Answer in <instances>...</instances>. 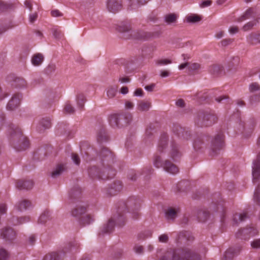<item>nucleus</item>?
<instances>
[{"mask_svg":"<svg viewBox=\"0 0 260 260\" xmlns=\"http://www.w3.org/2000/svg\"><path fill=\"white\" fill-rule=\"evenodd\" d=\"M170 147V156L174 160H176L181 156V154L179 151L178 145L175 140L171 141Z\"/></svg>","mask_w":260,"mask_h":260,"instance_id":"ddd939ff","label":"nucleus"},{"mask_svg":"<svg viewBox=\"0 0 260 260\" xmlns=\"http://www.w3.org/2000/svg\"><path fill=\"white\" fill-rule=\"evenodd\" d=\"M163 168L166 171L172 174H175L179 172L178 167L168 160L164 163Z\"/></svg>","mask_w":260,"mask_h":260,"instance_id":"6ab92c4d","label":"nucleus"},{"mask_svg":"<svg viewBox=\"0 0 260 260\" xmlns=\"http://www.w3.org/2000/svg\"><path fill=\"white\" fill-rule=\"evenodd\" d=\"M165 21L168 23L170 24L172 23H174L176 21L177 17L175 14H169L166 15L165 17Z\"/></svg>","mask_w":260,"mask_h":260,"instance_id":"de8ad7c7","label":"nucleus"},{"mask_svg":"<svg viewBox=\"0 0 260 260\" xmlns=\"http://www.w3.org/2000/svg\"><path fill=\"white\" fill-rule=\"evenodd\" d=\"M117 224L119 226H123L125 223V218L122 215H119L116 219Z\"/></svg>","mask_w":260,"mask_h":260,"instance_id":"e2e57ef3","label":"nucleus"},{"mask_svg":"<svg viewBox=\"0 0 260 260\" xmlns=\"http://www.w3.org/2000/svg\"><path fill=\"white\" fill-rule=\"evenodd\" d=\"M1 237L6 241L11 242L16 237V232L11 228H5L2 230Z\"/></svg>","mask_w":260,"mask_h":260,"instance_id":"f8f14e48","label":"nucleus"},{"mask_svg":"<svg viewBox=\"0 0 260 260\" xmlns=\"http://www.w3.org/2000/svg\"><path fill=\"white\" fill-rule=\"evenodd\" d=\"M122 189V183L120 181L114 182L108 189V193L114 196L120 192Z\"/></svg>","mask_w":260,"mask_h":260,"instance_id":"aec40b11","label":"nucleus"},{"mask_svg":"<svg viewBox=\"0 0 260 260\" xmlns=\"http://www.w3.org/2000/svg\"><path fill=\"white\" fill-rule=\"evenodd\" d=\"M250 102L251 104L258 102L260 101V93L252 94L250 96Z\"/></svg>","mask_w":260,"mask_h":260,"instance_id":"13d9d810","label":"nucleus"},{"mask_svg":"<svg viewBox=\"0 0 260 260\" xmlns=\"http://www.w3.org/2000/svg\"><path fill=\"white\" fill-rule=\"evenodd\" d=\"M233 42V40L232 39H223L221 41V44L223 46H226L231 44Z\"/></svg>","mask_w":260,"mask_h":260,"instance_id":"774afa93","label":"nucleus"},{"mask_svg":"<svg viewBox=\"0 0 260 260\" xmlns=\"http://www.w3.org/2000/svg\"><path fill=\"white\" fill-rule=\"evenodd\" d=\"M257 232L256 230L253 227H249L239 231V234L242 236L243 235L245 236V235H249V236H254L257 234Z\"/></svg>","mask_w":260,"mask_h":260,"instance_id":"2f4dec72","label":"nucleus"},{"mask_svg":"<svg viewBox=\"0 0 260 260\" xmlns=\"http://www.w3.org/2000/svg\"><path fill=\"white\" fill-rule=\"evenodd\" d=\"M204 142L201 138H197L193 143V147L197 150L201 149L203 147Z\"/></svg>","mask_w":260,"mask_h":260,"instance_id":"09e8293b","label":"nucleus"},{"mask_svg":"<svg viewBox=\"0 0 260 260\" xmlns=\"http://www.w3.org/2000/svg\"><path fill=\"white\" fill-rule=\"evenodd\" d=\"M171 60L169 59H162L157 60L156 64L158 65H165L171 63Z\"/></svg>","mask_w":260,"mask_h":260,"instance_id":"69168bd1","label":"nucleus"},{"mask_svg":"<svg viewBox=\"0 0 260 260\" xmlns=\"http://www.w3.org/2000/svg\"><path fill=\"white\" fill-rule=\"evenodd\" d=\"M122 8V0H107V9L112 13H116Z\"/></svg>","mask_w":260,"mask_h":260,"instance_id":"9d476101","label":"nucleus"},{"mask_svg":"<svg viewBox=\"0 0 260 260\" xmlns=\"http://www.w3.org/2000/svg\"><path fill=\"white\" fill-rule=\"evenodd\" d=\"M65 170L66 168L64 165H58L57 166L55 169L52 172L51 176L53 178H56L59 176Z\"/></svg>","mask_w":260,"mask_h":260,"instance_id":"f704fd0d","label":"nucleus"},{"mask_svg":"<svg viewBox=\"0 0 260 260\" xmlns=\"http://www.w3.org/2000/svg\"><path fill=\"white\" fill-rule=\"evenodd\" d=\"M100 156L104 166L105 165V163H107V165H109V164L113 162L114 156L107 148L104 147L101 149Z\"/></svg>","mask_w":260,"mask_h":260,"instance_id":"9b49d317","label":"nucleus"},{"mask_svg":"<svg viewBox=\"0 0 260 260\" xmlns=\"http://www.w3.org/2000/svg\"><path fill=\"white\" fill-rule=\"evenodd\" d=\"M256 24V22L254 21H250L245 24L242 29L244 31H248L251 29Z\"/></svg>","mask_w":260,"mask_h":260,"instance_id":"bf43d9fd","label":"nucleus"},{"mask_svg":"<svg viewBox=\"0 0 260 260\" xmlns=\"http://www.w3.org/2000/svg\"><path fill=\"white\" fill-rule=\"evenodd\" d=\"M179 209H175L173 208H170L168 209L166 211V217L168 219H174L177 215V213L179 212Z\"/></svg>","mask_w":260,"mask_h":260,"instance_id":"c85d7f7f","label":"nucleus"},{"mask_svg":"<svg viewBox=\"0 0 260 260\" xmlns=\"http://www.w3.org/2000/svg\"><path fill=\"white\" fill-rule=\"evenodd\" d=\"M10 133L14 141L18 140V142H13V145L17 151H22L26 149L29 145V141L24 136L19 128L13 124L9 125Z\"/></svg>","mask_w":260,"mask_h":260,"instance_id":"f03ea898","label":"nucleus"},{"mask_svg":"<svg viewBox=\"0 0 260 260\" xmlns=\"http://www.w3.org/2000/svg\"><path fill=\"white\" fill-rule=\"evenodd\" d=\"M94 220L93 216L90 214L82 216L80 218V222L83 225L89 224Z\"/></svg>","mask_w":260,"mask_h":260,"instance_id":"e433bc0d","label":"nucleus"},{"mask_svg":"<svg viewBox=\"0 0 260 260\" xmlns=\"http://www.w3.org/2000/svg\"><path fill=\"white\" fill-rule=\"evenodd\" d=\"M240 59L238 56L233 57L228 63L229 70L231 72L236 71L240 65Z\"/></svg>","mask_w":260,"mask_h":260,"instance_id":"412c9836","label":"nucleus"},{"mask_svg":"<svg viewBox=\"0 0 260 260\" xmlns=\"http://www.w3.org/2000/svg\"><path fill=\"white\" fill-rule=\"evenodd\" d=\"M186 19L189 22L195 23L200 21L201 20V17L197 15H193L187 17Z\"/></svg>","mask_w":260,"mask_h":260,"instance_id":"3c124183","label":"nucleus"},{"mask_svg":"<svg viewBox=\"0 0 260 260\" xmlns=\"http://www.w3.org/2000/svg\"><path fill=\"white\" fill-rule=\"evenodd\" d=\"M150 107L151 103L150 102L141 101L138 103L137 109L140 111H146L149 109Z\"/></svg>","mask_w":260,"mask_h":260,"instance_id":"4c0bfd02","label":"nucleus"},{"mask_svg":"<svg viewBox=\"0 0 260 260\" xmlns=\"http://www.w3.org/2000/svg\"><path fill=\"white\" fill-rule=\"evenodd\" d=\"M180 237H183L186 239L187 241H192L193 240L194 238L192 235L188 232L184 231L180 233Z\"/></svg>","mask_w":260,"mask_h":260,"instance_id":"5fc2aeb1","label":"nucleus"},{"mask_svg":"<svg viewBox=\"0 0 260 260\" xmlns=\"http://www.w3.org/2000/svg\"><path fill=\"white\" fill-rule=\"evenodd\" d=\"M132 29V27L128 23H122L120 25H119L117 29L121 32H125L127 31H129Z\"/></svg>","mask_w":260,"mask_h":260,"instance_id":"c03bdc74","label":"nucleus"},{"mask_svg":"<svg viewBox=\"0 0 260 260\" xmlns=\"http://www.w3.org/2000/svg\"><path fill=\"white\" fill-rule=\"evenodd\" d=\"M81 189L79 186H75L69 192V197L71 199L79 198L81 194Z\"/></svg>","mask_w":260,"mask_h":260,"instance_id":"473e14b6","label":"nucleus"},{"mask_svg":"<svg viewBox=\"0 0 260 260\" xmlns=\"http://www.w3.org/2000/svg\"><path fill=\"white\" fill-rule=\"evenodd\" d=\"M241 250V247L230 248L224 253L222 260H232L235 255H238Z\"/></svg>","mask_w":260,"mask_h":260,"instance_id":"4468645a","label":"nucleus"},{"mask_svg":"<svg viewBox=\"0 0 260 260\" xmlns=\"http://www.w3.org/2000/svg\"><path fill=\"white\" fill-rule=\"evenodd\" d=\"M50 213L48 210L45 211L40 216L39 218V222L41 223H44L48 220L51 219Z\"/></svg>","mask_w":260,"mask_h":260,"instance_id":"ea45409f","label":"nucleus"},{"mask_svg":"<svg viewBox=\"0 0 260 260\" xmlns=\"http://www.w3.org/2000/svg\"><path fill=\"white\" fill-rule=\"evenodd\" d=\"M12 219L14 225H18L24 223L25 222H28V221H29L30 219L29 217L28 216L21 217L20 218H16V219L17 221L15 222L14 221V219H15V218L13 217Z\"/></svg>","mask_w":260,"mask_h":260,"instance_id":"a18cd8bd","label":"nucleus"},{"mask_svg":"<svg viewBox=\"0 0 260 260\" xmlns=\"http://www.w3.org/2000/svg\"><path fill=\"white\" fill-rule=\"evenodd\" d=\"M71 157L73 161L76 165L79 166L80 165V158L78 154L75 153H72L71 155Z\"/></svg>","mask_w":260,"mask_h":260,"instance_id":"052dcab7","label":"nucleus"},{"mask_svg":"<svg viewBox=\"0 0 260 260\" xmlns=\"http://www.w3.org/2000/svg\"><path fill=\"white\" fill-rule=\"evenodd\" d=\"M173 131L178 137L183 140H188L191 138L190 132L180 125H174L173 127Z\"/></svg>","mask_w":260,"mask_h":260,"instance_id":"1a4fd4ad","label":"nucleus"},{"mask_svg":"<svg viewBox=\"0 0 260 260\" xmlns=\"http://www.w3.org/2000/svg\"><path fill=\"white\" fill-rule=\"evenodd\" d=\"M168 140V136L166 134H163L161 135L157 147V151L160 153L162 152L164 150L167 148Z\"/></svg>","mask_w":260,"mask_h":260,"instance_id":"4be33fe9","label":"nucleus"},{"mask_svg":"<svg viewBox=\"0 0 260 260\" xmlns=\"http://www.w3.org/2000/svg\"><path fill=\"white\" fill-rule=\"evenodd\" d=\"M153 164L154 166L157 168L161 167H163L164 164L161 162V158L159 156L155 155L154 157Z\"/></svg>","mask_w":260,"mask_h":260,"instance_id":"8fccbe9b","label":"nucleus"},{"mask_svg":"<svg viewBox=\"0 0 260 260\" xmlns=\"http://www.w3.org/2000/svg\"><path fill=\"white\" fill-rule=\"evenodd\" d=\"M253 181L255 182L260 178V154L256 160L253 162L252 167Z\"/></svg>","mask_w":260,"mask_h":260,"instance_id":"f3484780","label":"nucleus"},{"mask_svg":"<svg viewBox=\"0 0 260 260\" xmlns=\"http://www.w3.org/2000/svg\"><path fill=\"white\" fill-rule=\"evenodd\" d=\"M254 200L258 205H260V189L257 188L255 190L254 194Z\"/></svg>","mask_w":260,"mask_h":260,"instance_id":"680f3d73","label":"nucleus"},{"mask_svg":"<svg viewBox=\"0 0 260 260\" xmlns=\"http://www.w3.org/2000/svg\"><path fill=\"white\" fill-rule=\"evenodd\" d=\"M31 203L30 201L27 200H23L21 202H19L15 207L17 210L19 211H22L23 210H26L30 206H31Z\"/></svg>","mask_w":260,"mask_h":260,"instance_id":"bb28decb","label":"nucleus"},{"mask_svg":"<svg viewBox=\"0 0 260 260\" xmlns=\"http://www.w3.org/2000/svg\"><path fill=\"white\" fill-rule=\"evenodd\" d=\"M115 226V221L113 219L111 218L108 220L107 224H105L102 228L100 232L99 233L100 235H104L105 234H109L111 233L113 230Z\"/></svg>","mask_w":260,"mask_h":260,"instance_id":"a211bd4d","label":"nucleus"},{"mask_svg":"<svg viewBox=\"0 0 260 260\" xmlns=\"http://www.w3.org/2000/svg\"><path fill=\"white\" fill-rule=\"evenodd\" d=\"M223 70V67L219 64H212L209 67V72L213 75L219 74Z\"/></svg>","mask_w":260,"mask_h":260,"instance_id":"c9c22d12","label":"nucleus"},{"mask_svg":"<svg viewBox=\"0 0 260 260\" xmlns=\"http://www.w3.org/2000/svg\"><path fill=\"white\" fill-rule=\"evenodd\" d=\"M109 137L105 130L101 128L98 133L97 140L99 143H103L108 141Z\"/></svg>","mask_w":260,"mask_h":260,"instance_id":"cd10ccee","label":"nucleus"},{"mask_svg":"<svg viewBox=\"0 0 260 260\" xmlns=\"http://www.w3.org/2000/svg\"><path fill=\"white\" fill-rule=\"evenodd\" d=\"M89 176L92 178H102L107 179L113 178L115 175V171L111 168H104L103 170V174L96 167L93 166L89 168L88 170Z\"/></svg>","mask_w":260,"mask_h":260,"instance_id":"39448f33","label":"nucleus"},{"mask_svg":"<svg viewBox=\"0 0 260 260\" xmlns=\"http://www.w3.org/2000/svg\"><path fill=\"white\" fill-rule=\"evenodd\" d=\"M34 186L32 180H18L16 182V187L19 190H29Z\"/></svg>","mask_w":260,"mask_h":260,"instance_id":"dca6fc26","label":"nucleus"},{"mask_svg":"<svg viewBox=\"0 0 260 260\" xmlns=\"http://www.w3.org/2000/svg\"><path fill=\"white\" fill-rule=\"evenodd\" d=\"M249 89L250 92L253 93L260 90V85L256 82L252 83L250 84Z\"/></svg>","mask_w":260,"mask_h":260,"instance_id":"603ef678","label":"nucleus"},{"mask_svg":"<svg viewBox=\"0 0 260 260\" xmlns=\"http://www.w3.org/2000/svg\"><path fill=\"white\" fill-rule=\"evenodd\" d=\"M248 43L251 45L260 44V34L252 32L247 37Z\"/></svg>","mask_w":260,"mask_h":260,"instance_id":"393cba45","label":"nucleus"},{"mask_svg":"<svg viewBox=\"0 0 260 260\" xmlns=\"http://www.w3.org/2000/svg\"><path fill=\"white\" fill-rule=\"evenodd\" d=\"M26 81L23 78L20 77L15 78L12 83V86L16 88H22L26 86Z\"/></svg>","mask_w":260,"mask_h":260,"instance_id":"72a5a7b5","label":"nucleus"},{"mask_svg":"<svg viewBox=\"0 0 260 260\" xmlns=\"http://www.w3.org/2000/svg\"><path fill=\"white\" fill-rule=\"evenodd\" d=\"M56 70V66L54 64H50L45 69V73L47 75H50Z\"/></svg>","mask_w":260,"mask_h":260,"instance_id":"4d7b16f0","label":"nucleus"},{"mask_svg":"<svg viewBox=\"0 0 260 260\" xmlns=\"http://www.w3.org/2000/svg\"><path fill=\"white\" fill-rule=\"evenodd\" d=\"M51 126V122L49 118H43L37 126V130L42 133L46 129L49 128Z\"/></svg>","mask_w":260,"mask_h":260,"instance_id":"5701e85b","label":"nucleus"},{"mask_svg":"<svg viewBox=\"0 0 260 260\" xmlns=\"http://www.w3.org/2000/svg\"><path fill=\"white\" fill-rule=\"evenodd\" d=\"M64 110L65 112L69 114H73L75 112V108L69 103H67Z\"/></svg>","mask_w":260,"mask_h":260,"instance_id":"6e6d98bb","label":"nucleus"},{"mask_svg":"<svg viewBox=\"0 0 260 260\" xmlns=\"http://www.w3.org/2000/svg\"><path fill=\"white\" fill-rule=\"evenodd\" d=\"M224 145V135L222 133L217 134L211 142V149L214 154L222 149Z\"/></svg>","mask_w":260,"mask_h":260,"instance_id":"6e6552de","label":"nucleus"},{"mask_svg":"<svg viewBox=\"0 0 260 260\" xmlns=\"http://www.w3.org/2000/svg\"><path fill=\"white\" fill-rule=\"evenodd\" d=\"M256 14V9L253 8H248L245 13L238 19V21H242L252 17H254Z\"/></svg>","mask_w":260,"mask_h":260,"instance_id":"b1692460","label":"nucleus"},{"mask_svg":"<svg viewBox=\"0 0 260 260\" xmlns=\"http://www.w3.org/2000/svg\"><path fill=\"white\" fill-rule=\"evenodd\" d=\"M86 211V207L81 205H77L72 210V215L74 217L80 218L82 217V215L84 214Z\"/></svg>","mask_w":260,"mask_h":260,"instance_id":"a878e982","label":"nucleus"},{"mask_svg":"<svg viewBox=\"0 0 260 260\" xmlns=\"http://www.w3.org/2000/svg\"><path fill=\"white\" fill-rule=\"evenodd\" d=\"M77 104L79 109L82 110L84 105V103L86 102V99L83 94L79 93L76 96Z\"/></svg>","mask_w":260,"mask_h":260,"instance_id":"58836bf2","label":"nucleus"},{"mask_svg":"<svg viewBox=\"0 0 260 260\" xmlns=\"http://www.w3.org/2000/svg\"><path fill=\"white\" fill-rule=\"evenodd\" d=\"M209 216V213L205 210L199 211L197 213V217L201 222H205Z\"/></svg>","mask_w":260,"mask_h":260,"instance_id":"a19ab883","label":"nucleus"},{"mask_svg":"<svg viewBox=\"0 0 260 260\" xmlns=\"http://www.w3.org/2000/svg\"><path fill=\"white\" fill-rule=\"evenodd\" d=\"M247 218V213L243 212L241 214H235L233 217V221L236 224H237L239 222H242L245 220Z\"/></svg>","mask_w":260,"mask_h":260,"instance_id":"37998d69","label":"nucleus"},{"mask_svg":"<svg viewBox=\"0 0 260 260\" xmlns=\"http://www.w3.org/2000/svg\"><path fill=\"white\" fill-rule=\"evenodd\" d=\"M22 98L21 94L19 93L15 94L8 103L7 108L8 110H13L16 109L20 104V100Z\"/></svg>","mask_w":260,"mask_h":260,"instance_id":"2eb2a0df","label":"nucleus"},{"mask_svg":"<svg viewBox=\"0 0 260 260\" xmlns=\"http://www.w3.org/2000/svg\"><path fill=\"white\" fill-rule=\"evenodd\" d=\"M125 206L133 214L134 219H138L140 216L139 210L141 206V202L139 199L135 197L129 198L125 204Z\"/></svg>","mask_w":260,"mask_h":260,"instance_id":"423d86ee","label":"nucleus"},{"mask_svg":"<svg viewBox=\"0 0 260 260\" xmlns=\"http://www.w3.org/2000/svg\"><path fill=\"white\" fill-rule=\"evenodd\" d=\"M251 246L253 248H260V239L253 241L251 243Z\"/></svg>","mask_w":260,"mask_h":260,"instance_id":"338daca9","label":"nucleus"},{"mask_svg":"<svg viewBox=\"0 0 260 260\" xmlns=\"http://www.w3.org/2000/svg\"><path fill=\"white\" fill-rule=\"evenodd\" d=\"M117 92V86H109L107 89V95L109 99L114 98Z\"/></svg>","mask_w":260,"mask_h":260,"instance_id":"79ce46f5","label":"nucleus"},{"mask_svg":"<svg viewBox=\"0 0 260 260\" xmlns=\"http://www.w3.org/2000/svg\"><path fill=\"white\" fill-rule=\"evenodd\" d=\"M201 69V64L197 62H189L188 68V72L191 74H194L198 73L199 70Z\"/></svg>","mask_w":260,"mask_h":260,"instance_id":"c756f323","label":"nucleus"},{"mask_svg":"<svg viewBox=\"0 0 260 260\" xmlns=\"http://www.w3.org/2000/svg\"><path fill=\"white\" fill-rule=\"evenodd\" d=\"M158 240L161 243H167L169 240V236L166 234H162L159 236Z\"/></svg>","mask_w":260,"mask_h":260,"instance_id":"0e129e2a","label":"nucleus"},{"mask_svg":"<svg viewBox=\"0 0 260 260\" xmlns=\"http://www.w3.org/2000/svg\"><path fill=\"white\" fill-rule=\"evenodd\" d=\"M160 260H201L200 255L188 248L167 251Z\"/></svg>","mask_w":260,"mask_h":260,"instance_id":"f257e3e1","label":"nucleus"},{"mask_svg":"<svg viewBox=\"0 0 260 260\" xmlns=\"http://www.w3.org/2000/svg\"><path fill=\"white\" fill-rule=\"evenodd\" d=\"M132 116L128 112L111 115L109 118L110 125L114 127H121L128 124L132 120Z\"/></svg>","mask_w":260,"mask_h":260,"instance_id":"20e7f679","label":"nucleus"},{"mask_svg":"<svg viewBox=\"0 0 260 260\" xmlns=\"http://www.w3.org/2000/svg\"><path fill=\"white\" fill-rule=\"evenodd\" d=\"M217 121V117L213 113L205 111H199L194 118L195 124L199 127L210 126Z\"/></svg>","mask_w":260,"mask_h":260,"instance_id":"7ed1b4c3","label":"nucleus"},{"mask_svg":"<svg viewBox=\"0 0 260 260\" xmlns=\"http://www.w3.org/2000/svg\"><path fill=\"white\" fill-rule=\"evenodd\" d=\"M44 60V56L41 53H37L31 58V62L33 65L38 66L40 65Z\"/></svg>","mask_w":260,"mask_h":260,"instance_id":"7c9ffc66","label":"nucleus"},{"mask_svg":"<svg viewBox=\"0 0 260 260\" xmlns=\"http://www.w3.org/2000/svg\"><path fill=\"white\" fill-rule=\"evenodd\" d=\"M161 34L160 30L154 31H145L143 30H137L134 31L131 35L135 39L139 40H147L153 38H158Z\"/></svg>","mask_w":260,"mask_h":260,"instance_id":"0eeeda50","label":"nucleus"},{"mask_svg":"<svg viewBox=\"0 0 260 260\" xmlns=\"http://www.w3.org/2000/svg\"><path fill=\"white\" fill-rule=\"evenodd\" d=\"M59 254L56 252H53L46 254L43 260H58Z\"/></svg>","mask_w":260,"mask_h":260,"instance_id":"49530a36","label":"nucleus"},{"mask_svg":"<svg viewBox=\"0 0 260 260\" xmlns=\"http://www.w3.org/2000/svg\"><path fill=\"white\" fill-rule=\"evenodd\" d=\"M9 256V253L6 249H0V260H8Z\"/></svg>","mask_w":260,"mask_h":260,"instance_id":"864d4df0","label":"nucleus"}]
</instances>
